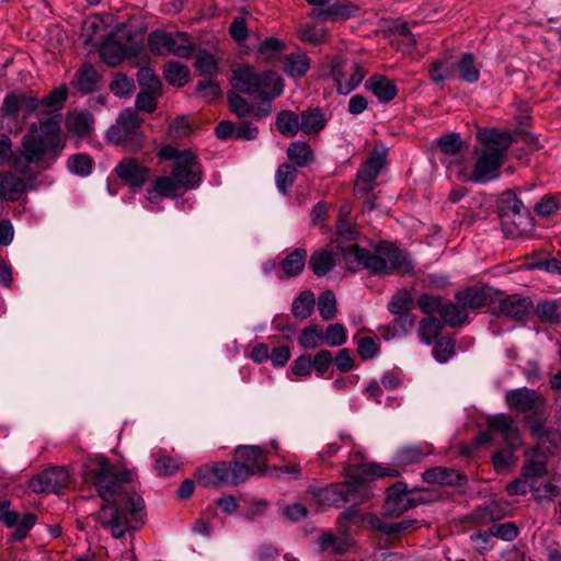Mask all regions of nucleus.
Segmentation results:
<instances>
[{"instance_id":"obj_1","label":"nucleus","mask_w":561,"mask_h":561,"mask_svg":"<svg viewBox=\"0 0 561 561\" xmlns=\"http://www.w3.org/2000/svg\"><path fill=\"white\" fill-rule=\"evenodd\" d=\"M82 477L96 488L104 502L99 512V520L111 531L112 537L122 538L128 530L138 527L145 504L130 485L131 471L111 465L102 456H95L83 462Z\"/></svg>"},{"instance_id":"obj_2","label":"nucleus","mask_w":561,"mask_h":561,"mask_svg":"<svg viewBox=\"0 0 561 561\" xmlns=\"http://www.w3.org/2000/svg\"><path fill=\"white\" fill-rule=\"evenodd\" d=\"M399 470L396 468L382 467L377 463H363L357 467H348L345 472L343 484H331L319 491L320 501L340 506L347 502L362 503L373 496V490L368 482L383 477H397Z\"/></svg>"},{"instance_id":"obj_3","label":"nucleus","mask_w":561,"mask_h":561,"mask_svg":"<svg viewBox=\"0 0 561 561\" xmlns=\"http://www.w3.org/2000/svg\"><path fill=\"white\" fill-rule=\"evenodd\" d=\"M343 261L350 271L355 272L363 267L378 275H389L393 272L407 274L414 267L405 251L386 243L380 244L375 253L354 244L350 245L343 250Z\"/></svg>"},{"instance_id":"obj_4","label":"nucleus","mask_w":561,"mask_h":561,"mask_svg":"<svg viewBox=\"0 0 561 561\" xmlns=\"http://www.w3.org/2000/svg\"><path fill=\"white\" fill-rule=\"evenodd\" d=\"M231 85L239 92L256 95L261 105L255 111V117H266L272 112V101L284 91L283 79L274 71H256L251 65H242L233 70Z\"/></svg>"},{"instance_id":"obj_5","label":"nucleus","mask_w":561,"mask_h":561,"mask_svg":"<svg viewBox=\"0 0 561 561\" xmlns=\"http://www.w3.org/2000/svg\"><path fill=\"white\" fill-rule=\"evenodd\" d=\"M503 161L501 150L486 146L474 162L471 173L468 172L467 161L463 164L459 161L448 162V172L463 182L484 184L499 176Z\"/></svg>"},{"instance_id":"obj_6","label":"nucleus","mask_w":561,"mask_h":561,"mask_svg":"<svg viewBox=\"0 0 561 561\" xmlns=\"http://www.w3.org/2000/svg\"><path fill=\"white\" fill-rule=\"evenodd\" d=\"M141 119L130 107L123 110L114 125L106 131V141L121 146L126 151H137L145 145L146 138L141 129Z\"/></svg>"},{"instance_id":"obj_7","label":"nucleus","mask_w":561,"mask_h":561,"mask_svg":"<svg viewBox=\"0 0 561 561\" xmlns=\"http://www.w3.org/2000/svg\"><path fill=\"white\" fill-rule=\"evenodd\" d=\"M147 42L150 51L159 56L174 55L187 58L195 49L194 41L184 32L156 30L148 35Z\"/></svg>"},{"instance_id":"obj_8","label":"nucleus","mask_w":561,"mask_h":561,"mask_svg":"<svg viewBox=\"0 0 561 561\" xmlns=\"http://www.w3.org/2000/svg\"><path fill=\"white\" fill-rule=\"evenodd\" d=\"M48 142L35 133L24 135L19 149L20 157L13 160V169L21 174H28L30 163L38 162L47 152Z\"/></svg>"},{"instance_id":"obj_9","label":"nucleus","mask_w":561,"mask_h":561,"mask_svg":"<svg viewBox=\"0 0 561 561\" xmlns=\"http://www.w3.org/2000/svg\"><path fill=\"white\" fill-rule=\"evenodd\" d=\"M123 36L126 38L125 43L107 38L101 46V56L110 66L118 65L126 57L136 56L140 48V39L136 32L126 31Z\"/></svg>"},{"instance_id":"obj_10","label":"nucleus","mask_w":561,"mask_h":561,"mask_svg":"<svg viewBox=\"0 0 561 561\" xmlns=\"http://www.w3.org/2000/svg\"><path fill=\"white\" fill-rule=\"evenodd\" d=\"M171 174L184 190H194L202 183V167L191 151H182Z\"/></svg>"},{"instance_id":"obj_11","label":"nucleus","mask_w":561,"mask_h":561,"mask_svg":"<svg viewBox=\"0 0 561 561\" xmlns=\"http://www.w3.org/2000/svg\"><path fill=\"white\" fill-rule=\"evenodd\" d=\"M386 149H375L357 171V192L369 193L375 186V180L386 164Z\"/></svg>"},{"instance_id":"obj_12","label":"nucleus","mask_w":561,"mask_h":561,"mask_svg":"<svg viewBox=\"0 0 561 561\" xmlns=\"http://www.w3.org/2000/svg\"><path fill=\"white\" fill-rule=\"evenodd\" d=\"M22 175L23 176H20L13 171H7L0 174V198L15 202L19 201L25 192L35 188L34 181L36 174L28 171V174Z\"/></svg>"},{"instance_id":"obj_13","label":"nucleus","mask_w":561,"mask_h":561,"mask_svg":"<svg viewBox=\"0 0 561 561\" xmlns=\"http://www.w3.org/2000/svg\"><path fill=\"white\" fill-rule=\"evenodd\" d=\"M69 472L65 467H54L33 477L30 488L35 493H58L69 483Z\"/></svg>"},{"instance_id":"obj_14","label":"nucleus","mask_w":561,"mask_h":561,"mask_svg":"<svg viewBox=\"0 0 561 561\" xmlns=\"http://www.w3.org/2000/svg\"><path fill=\"white\" fill-rule=\"evenodd\" d=\"M314 7L310 16L319 21H340L353 15L351 5L344 0H306Z\"/></svg>"},{"instance_id":"obj_15","label":"nucleus","mask_w":561,"mask_h":561,"mask_svg":"<svg viewBox=\"0 0 561 561\" xmlns=\"http://www.w3.org/2000/svg\"><path fill=\"white\" fill-rule=\"evenodd\" d=\"M332 76L336 82L337 92L346 95L360 84L365 71L356 62H342L333 65Z\"/></svg>"},{"instance_id":"obj_16","label":"nucleus","mask_w":561,"mask_h":561,"mask_svg":"<svg viewBox=\"0 0 561 561\" xmlns=\"http://www.w3.org/2000/svg\"><path fill=\"white\" fill-rule=\"evenodd\" d=\"M114 172L134 193L140 191L149 178V169L134 158L122 159L115 165Z\"/></svg>"},{"instance_id":"obj_17","label":"nucleus","mask_w":561,"mask_h":561,"mask_svg":"<svg viewBox=\"0 0 561 561\" xmlns=\"http://www.w3.org/2000/svg\"><path fill=\"white\" fill-rule=\"evenodd\" d=\"M490 431L503 436L510 448L515 449L522 445V438L516 422L506 414L500 413L489 419Z\"/></svg>"},{"instance_id":"obj_18","label":"nucleus","mask_w":561,"mask_h":561,"mask_svg":"<svg viewBox=\"0 0 561 561\" xmlns=\"http://www.w3.org/2000/svg\"><path fill=\"white\" fill-rule=\"evenodd\" d=\"M183 188L174 176L164 175L158 176L151 186L146 191V199L150 204H157L163 198L175 197L179 190Z\"/></svg>"},{"instance_id":"obj_19","label":"nucleus","mask_w":561,"mask_h":561,"mask_svg":"<svg viewBox=\"0 0 561 561\" xmlns=\"http://www.w3.org/2000/svg\"><path fill=\"white\" fill-rule=\"evenodd\" d=\"M32 133L41 135L47 142L51 145V152L55 157L59 156L64 146L59 139L60 118L58 115L43 118L38 122V126H33Z\"/></svg>"},{"instance_id":"obj_20","label":"nucleus","mask_w":561,"mask_h":561,"mask_svg":"<svg viewBox=\"0 0 561 561\" xmlns=\"http://www.w3.org/2000/svg\"><path fill=\"white\" fill-rule=\"evenodd\" d=\"M416 504V500L411 499L403 482H397L387 491L386 506L389 513L399 515Z\"/></svg>"},{"instance_id":"obj_21","label":"nucleus","mask_w":561,"mask_h":561,"mask_svg":"<svg viewBox=\"0 0 561 561\" xmlns=\"http://www.w3.org/2000/svg\"><path fill=\"white\" fill-rule=\"evenodd\" d=\"M197 481L203 486L231 485L229 462H217L211 467H203L197 470Z\"/></svg>"},{"instance_id":"obj_22","label":"nucleus","mask_w":561,"mask_h":561,"mask_svg":"<svg viewBox=\"0 0 561 561\" xmlns=\"http://www.w3.org/2000/svg\"><path fill=\"white\" fill-rule=\"evenodd\" d=\"M505 400L510 409L527 413L534 410L541 399L535 390L518 388L510 390Z\"/></svg>"},{"instance_id":"obj_23","label":"nucleus","mask_w":561,"mask_h":561,"mask_svg":"<svg viewBox=\"0 0 561 561\" xmlns=\"http://www.w3.org/2000/svg\"><path fill=\"white\" fill-rule=\"evenodd\" d=\"M365 87L369 90L380 102L387 103L397 96L398 90L394 83L382 75H375L370 77Z\"/></svg>"},{"instance_id":"obj_24","label":"nucleus","mask_w":561,"mask_h":561,"mask_svg":"<svg viewBox=\"0 0 561 561\" xmlns=\"http://www.w3.org/2000/svg\"><path fill=\"white\" fill-rule=\"evenodd\" d=\"M328 123L327 115L319 107H309L300 113V131L307 135H317Z\"/></svg>"},{"instance_id":"obj_25","label":"nucleus","mask_w":561,"mask_h":561,"mask_svg":"<svg viewBox=\"0 0 561 561\" xmlns=\"http://www.w3.org/2000/svg\"><path fill=\"white\" fill-rule=\"evenodd\" d=\"M422 478L427 483L443 485H461L465 477L455 469L434 467L423 472Z\"/></svg>"},{"instance_id":"obj_26","label":"nucleus","mask_w":561,"mask_h":561,"mask_svg":"<svg viewBox=\"0 0 561 561\" xmlns=\"http://www.w3.org/2000/svg\"><path fill=\"white\" fill-rule=\"evenodd\" d=\"M531 302L518 295H511L502 299L499 311L501 314L522 320L530 310Z\"/></svg>"},{"instance_id":"obj_27","label":"nucleus","mask_w":561,"mask_h":561,"mask_svg":"<svg viewBox=\"0 0 561 561\" xmlns=\"http://www.w3.org/2000/svg\"><path fill=\"white\" fill-rule=\"evenodd\" d=\"M67 127L79 137L89 136L94 127V117L88 111H75L68 115Z\"/></svg>"},{"instance_id":"obj_28","label":"nucleus","mask_w":561,"mask_h":561,"mask_svg":"<svg viewBox=\"0 0 561 561\" xmlns=\"http://www.w3.org/2000/svg\"><path fill=\"white\" fill-rule=\"evenodd\" d=\"M437 145L439 150L448 157V159L444 160L447 167L450 161H459L462 164L466 162L467 159L460 154L462 140L458 134H449L439 137Z\"/></svg>"},{"instance_id":"obj_29","label":"nucleus","mask_w":561,"mask_h":561,"mask_svg":"<svg viewBox=\"0 0 561 561\" xmlns=\"http://www.w3.org/2000/svg\"><path fill=\"white\" fill-rule=\"evenodd\" d=\"M287 158L295 168H305L314 160V152L308 142L296 140L289 144Z\"/></svg>"},{"instance_id":"obj_30","label":"nucleus","mask_w":561,"mask_h":561,"mask_svg":"<svg viewBox=\"0 0 561 561\" xmlns=\"http://www.w3.org/2000/svg\"><path fill=\"white\" fill-rule=\"evenodd\" d=\"M431 453L432 447L430 445H407L397 450L394 461L399 466H409L421 461Z\"/></svg>"},{"instance_id":"obj_31","label":"nucleus","mask_w":561,"mask_h":561,"mask_svg":"<svg viewBox=\"0 0 561 561\" xmlns=\"http://www.w3.org/2000/svg\"><path fill=\"white\" fill-rule=\"evenodd\" d=\"M478 139L486 146L495 147L502 151V158L505 157L506 149L513 142V137L510 133L501 131L499 129H480L478 131Z\"/></svg>"},{"instance_id":"obj_32","label":"nucleus","mask_w":561,"mask_h":561,"mask_svg":"<svg viewBox=\"0 0 561 561\" xmlns=\"http://www.w3.org/2000/svg\"><path fill=\"white\" fill-rule=\"evenodd\" d=\"M547 472L545 454L538 449L527 454V460L523 469V477L538 481Z\"/></svg>"},{"instance_id":"obj_33","label":"nucleus","mask_w":561,"mask_h":561,"mask_svg":"<svg viewBox=\"0 0 561 561\" xmlns=\"http://www.w3.org/2000/svg\"><path fill=\"white\" fill-rule=\"evenodd\" d=\"M307 250L298 248L289 253L280 263V268L285 277H295L299 275L306 265Z\"/></svg>"},{"instance_id":"obj_34","label":"nucleus","mask_w":561,"mask_h":561,"mask_svg":"<svg viewBox=\"0 0 561 561\" xmlns=\"http://www.w3.org/2000/svg\"><path fill=\"white\" fill-rule=\"evenodd\" d=\"M334 264L335 261L332 252L324 249L316 250L309 260V267L318 277L327 275L333 268Z\"/></svg>"},{"instance_id":"obj_35","label":"nucleus","mask_w":561,"mask_h":561,"mask_svg":"<svg viewBox=\"0 0 561 561\" xmlns=\"http://www.w3.org/2000/svg\"><path fill=\"white\" fill-rule=\"evenodd\" d=\"M461 80L468 83H476L480 79V67L471 53H466L459 61L455 64Z\"/></svg>"},{"instance_id":"obj_36","label":"nucleus","mask_w":561,"mask_h":561,"mask_svg":"<svg viewBox=\"0 0 561 561\" xmlns=\"http://www.w3.org/2000/svg\"><path fill=\"white\" fill-rule=\"evenodd\" d=\"M319 543L323 552L332 554H344L352 546L351 540L346 536H335L331 533L322 535Z\"/></svg>"},{"instance_id":"obj_37","label":"nucleus","mask_w":561,"mask_h":561,"mask_svg":"<svg viewBox=\"0 0 561 561\" xmlns=\"http://www.w3.org/2000/svg\"><path fill=\"white\" fill-rule=\"evenodd\" d=\"M444 329V323L433 317L424 318L420 321L417 336L425 345H431L439 336Z\"/></svg>"},{"instance_id":"obj_38","label":"nucleus","mask_w":561,"mask_h":561,"mask_svg":"<svg viewBox=\"0 0 561 561\" xmlns=\"http://www.w3.org/2000/svg\"><path fill=\"white\" fill-rule=\"evenodd\" d=\"M277 129L286 137H294L300 131V114L282 111L276 116Z\"/></svg>"},{"instance_id":"obj_39","label":"nucleus","mask_w":561,"mask_h":561,"mask_svg":"<svg viewBox=\"0 0 561 561\" xmlns=\"http://www.w3.org/2000/svg\"><path fill=\"white\" fill-rule=\"evenodd\" d=\"M458 302L466 309H477L486 304L488 296L483 289L466 288L457 294Z\"/></svg>"},{"instance_id":"obj_40","label":"nucleus","mask_w":561,"mask_h":561,"mask_svg":"<svg viewBox=\"0 0 561 561\" xmlns=\"http://www.w3.org/2000/svg\"><path fill=\"white\" fill-rule=\"evenodd\" d=\"M439 314L444 319L445 324L449 327H457L466 322L468 313L465 308L458 302L443 304L439 309Z\"/></svg>"},{"instance_id":"obj_41","label":"nucleus","mask_w":561,"mask_h":561,"mask_svg":"<svg viewBox=\"0 0 561 561\" xmlns=\"http://www.w3.org/2000/svg\"><path fill=\"white\" fill-rule=\"evenodd\" d=\"M164 79L168 83L176 87L184 85L190 77V70L179 61L171 60L165 64L163 69Z\"/></svg>"},{"instance_id":"obj_42","label":"nucleus","mask_w":561,"mask_h":561,"mask_svg":"<svg viewBox=\"0 0 561 561\" xmlns=\"http://www.w3.org/2000/svg\"><path fill=\"white\" fill-rule=\"evenodd\" d=\"M309 67V59L305 54H289L284 58V70L289 77H302Z\"/></svg>"},{"instance_id":"obj_43","label":"nucleus","mask_w":561,"mask_h":561,"mask_svg":"<svg viewBox=\"0 0 561 561\" xmlns=\"http://www.w3.org/2000/svg\"><path fill=\"white\" fill-rule=\"evenodd\" d=\"M99 73L92 65L82 66L77 72L76 85L83 93H90L96 89Z\"/></svg>"},{"instance_id":"obj_44","label":"nucleus","mask_w":561,"mask_h":561,"mask_svg":"<svg viewBox=\"0 0 561 561\" xmlns=\"http://www.w3.org/2000/svg\"><path fill=\"white\" fill-rule=\"evenodd\" d=\"M238 456L245 465H250L255 472L264 470L265 457L263 450L257 446H243L238 449Z\"/></svg>"},{"instance_id":"obj_45","label":"nucleus","mask_w":561,"mask_h":561,"mask_svg":"<svg viewBox=\"0 0 561 561\" xmlns=\"http://www.w3.org/2000/svg\"><path fill=\"white\" fill-rule=\"evenodd\" d=\"M561 492V479L559 480H543L533 482V493L538 500H552Z\"/></svg>"},{"instance_id":"obj_46","label":"nucleus","mask_w":561,"mask_h":561,"mask_svg":"<svg viewBox=\"0 0 561 561\" xmlns=\"http://www.w3.org/2000/svg\"><path fill=\"white\" fill-rule=\"evenodd\" d=\"M455 64L449 57H443L432 61L428 73L433 82L440 83L449 79L454 72Z\"/></svg>"},{"instance_id":"obj_47","label":"nucleus","mask_w":561,"mask_h":561,"mask_svg":"<svg viewBox=\"0 0 561 561\" xmlns=\"http://www.w3.org/2000/svg\"><path fill=\"white\" fill-rule=\"evenodd\" d=\"M297 169L289 163L280 164L275 173V184L279 193L286 195L295 182Z\"/></svg>"},{"instance_id":"obj_48","label":"nucleus","mask_w":561,"mask_h":561,"mask_svg":"<svg viewBox=\"0 0 561 561\" xmlns=\"http://www.w3.org/2000/svg\"><path fill=\"white\" fill-rule=\"evenodd\" d=\"M523 209V203L512 192H505L499 201V215L503 218L520 215Z\"/></svg>"},{"instance_id":"obj_49","label":"nucleus","mask_w":561,"mask_h":561,"mask_svg":"<svg viewBox=\"0 0 561 561\" xmlns=\"http://www.w3.org/2000/svg\"><path fill=\"white\" fill-rule=\"evenodd\" d=\"M314 306V295L311 291H302L293 302L291 310L296 318H308Z\"/></svg>"},{"instance_id":"obj_50","label":"nucleus","mask_w":561,"mask_h":561,"mask_svg":"<svg viewBox=\"0 0 561 561\" xmlns=\"http://www.w3.org/2000/svg\"><path fill=\"white\" fill-rule=\"evenodd\" d=\"M67 168L72 174L88 176L92 171V160L85 153L73 154L68 158Z\"/></svg>"},{"instance_id":"obj_51","label":"nucleus","mask_w":561,"mask_h":561,"mask_svg":"<svg viewBox=\"0 0 561 561\" xmlns=\"http://www.w3.org/2000/svg\"><path fill=\"white\" fill-rule=\"evenodd\" d=\"M137 79L141 88V91H152L153 93H162V83L152 69H139L137 73Z\"/></svg>"},{"instance_id":"obj_52","label":"nucleus","mask_w":561,"mask_h":561,"mask_svg":"<svg viewBox=\"0 0 561 561\" xmlns=\"http://www.w3.org/2000/svg\"><path fill=\"white\" fill-rule=\"evenodd\" d=\"M195 67L202 76H214L218 70V60L210 53L202 50L196 57Z\"/></svg>"},{"instance_id":"obj_53","label":"nucleus","mask_w":561,"mask_h":561,"mask_svg":"<svg viewBox=\"0 0 561 561\" xmlns=\"http://www.w3.org/2000/svg\"><path fill=\"white\" fill-rule=\"evenodd\" d=\"M228 101H229L230 108L239 117H244L249 114H252L255 117V111L257 110V106L250 104L241 95L237 94L236 92H229Z\"/></svg>"},{"instance_id":"obj_54","label":"nucleus","mask_w":561,"mask_h":561,"mask_svg":"<svg viewBox=\"0 0 561 561\" xmlns=\"http://www.w3.org/2000/svg\"><path fill=\"white\" fill-rule=\"evenodd\" d=\"M323 342L329 346L337 347L343 345L347 340L345 328L340 323L330 324L324 334H322Z\"/></svg>"},{"instance_id":"obj_55","label":"nucleus","mask_w":561,"mask_h":561,"mask_svg":"<svg viewBox=\"0 0 561 561\" xmlns=\"http://www.w3.org/2000/svg\"><path fill=\"white\" fill-rule=\"evenodd\" d=\"M455 353V341L450 337L439 340L433 347L432 354L434 358L440 363H447Z\"/></svg>"},{"instance_id":"obj_56","label":"nucleus","mask_w":561,"mask_h":561,"mask_svg":"<svg viewBox=\"0 0 561 561\" xmlns=\"http://www.w3.org/2000/svg\"><path fill=\"white\" fill-rule=\"evenodd\" d=\"M327 35L325 27H319L313 24H307L299 30V38L309 44H320L325 39Z\"/></svg>"},{"instance_id":"obj_57","label":"nucleus","mask_w":561,"mask_h":561,"mask_svg":"<svg viewBox=\"0 0 561 561\" xmlns=\"http://www.w3.org/2000/svg\"><path fill=\"white\" fill-rule=\"evenodd\" d=\"M318 309L324 320H331L336 312V299L332 291L328 290L320 295Z\"/></svg>"},{"instance_id":"obj_58","label":"nucleus","mask_w":561,"mask_h":561,"mask_svg":"<svg viewBox=\"0 0 561 561\" xmlns=\"http://www.w3.org/2000/svg\"><path fill=\"white\" fill-rule=\"evenodd\" d=\"M134 89V81L124 75H116L110 84L111 92L121 98L130 95Z\"/></svg>"},{"instance_id":"obj_59","label":"nucleus","mask_w":561,"mask_h":561,"mask_svg":"<svg viewBox=\"0 0 561 561\" xmlns=\"http://www.w3.org/2000/svg\"><path fill=\"white\" fill-rule=\"evenodd\" d=\"M230 470V484L236 485L244 482L250 476L255 473L254 469L250 465H245L240 461L229 462Z\"/></svg>"},{"instance_id":"obj_60","label":"nucleus","mask_w":561,"mask_h":561,"mask_svg":"<svg viewBox=\"0 0 561 561\" xmlns=\"http://www.w3.org/2000/svg\"><path fill=\"white\" fill-rule=\"evenodd\" d=\"M333 363L332 352L328 350L319 351L312 358V369H314L318 377H323Z\"/></svg>"},{"instance_id":"obj_61","label":"nucleus","mask_w":561,"mask_h":561,"mask_svg":"<svg viewBox=\"0 0 561 561\" xmlns=\"http://www.w3.org/2000/svg\"><path fill=\"white\" fill-rule=\"evenodd\" d=\"M322 337V331L317 325H311L302 330L299 336V344L306 348H314L318 346Z\"/></svg>"},{"instance_id":"obj_62","label":"nucleus","mask_w":561,"mask_h":561,"mask_svg":"<svg viewBox=\"0 0 561 561\" xmlns=\"http://www.w3.org/2000/svg\"><path fill=\"white\" fill-rule=\"evenodd\" d=\"M413 325L414 317L410 312L397 314L391 325L392 335H407L412 330Z\"/></svg>"},{"instance_id":"obj_63","label":"nucleus","mask_w":561,"mask_h":561,"mask_svg":"<svg viewBox=\"0 0 561 561\" xmlns=\"http://www.w3.org/2000/svg\"><path fill=\"white\" fill-rule=\"evenodd\" d=\"M161 93H153L152 91H140L136 96V107L139 111L151 113L157 107V99Z\"/></svg>"},{"instance_id":"obj_64","label":"nucleus","mask_w":561,"mask_h":561,"mask_svg":"<svg viewBox=\"0 0 561 561\" xmlns=\"http://www.w3.org/2000/svg\"><path fill=\"white\" fill-rule=\"evenodd\" d=\"M379 351L377 342L370 336H364L357 341V353L364 360L374 358Z\"/></svg>"}]
</instances>
